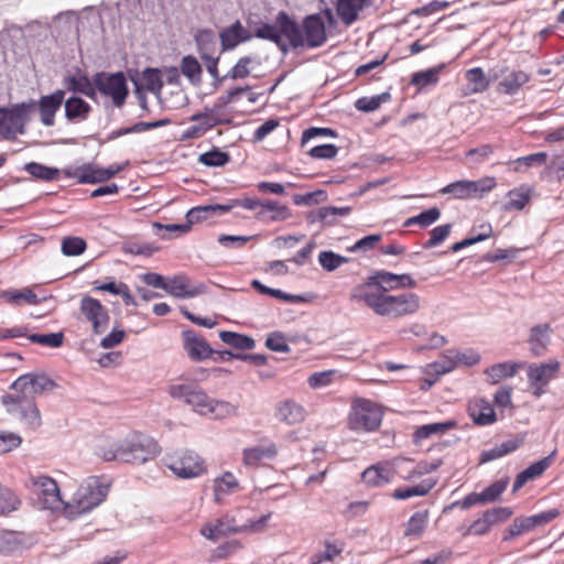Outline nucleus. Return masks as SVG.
<instances>
[{"label": "nucleus", "mask_w": 564, "mask_h": 564, "mask_svg": "<svg viewBox=\"0 0 564 564\" xmlns=\"http://www.w3.org/2000/svg\"><path fill=\"white\" fill-rule=\"evenodd\" d=\"M32 343L48 347H59L63 344L64 335L62 333L33 334L29 336Z\"/></svg>", "instance_id": "63"}, {"label": "nucleus", "mask_w": 564, "mask_h": 564, "mask_svg": "<svg viewBox=\"0 0 564 564\" xmlns=\"http://www.w3.org/2000/svg\"><path fill=\"white\" fill-rule=\"evenodd\" d=\"M240 490V484L232 473L226 471L214 480V497L216 502H221L228 495Z\"/></svg>", "instance_id": "29"}, {"label": "nucleus", "mask_w": 564, "mask_h": 564, "mask_svg": "<svg viewBox=\"0 0 564 564\" xmlns=\"http://www.w3.org/2000/svg\"><path fill=\"white\" fill-rule=\"evenodd\" d=\"M160 454L159 444L150 436L133 433L121 441L119 462L130 464H144Z\"/></svg>", "instance_id": "7"}, {"label": "nucleus", "mask_w": 564, "mask_h": 564, "mask_svg": "<svg viewBox=\"0 0 564 564\" xmlns=\"http://www.w3.org/2000/svg\"><path fill=\"white\" fill-rule=\"evenodd\" d=\"M121 441L116 442L109 437H98L94 443L95 454L106 462L119 460Z\"/></svg>", "instance_id": "34"}, {"label": "nucleus", "mask_w": 564, "mask_h": 564, "mask_svg": "<svg viewBox=\"0 0 564 564\" xmlns=\"http://www.w3.org/2000/svg\"><path fill=\"white\" fill-rule=\"evenodd\" d=\"M393 470L389 464H377L364 470L361 478L369 486H382L393 478Z\"/></svg>", "instance_id": "25"}, {"label": "nucleus", "mask_w": 564, "mask_h": 564, "mask_svg": "<svg viewBox=\"0 0 564 564\" xmlns=\"http://www.w3.org/2000/svg\"><path fill=\"white\" fill-rule=\"evenodd\" d=\"M153 228L158 231L155 232L158 236H160L162 239H170L172 235L181 236L183 234H186L189 231L191 226L189 224H169V225H162L160 223H153Z\"/></svg>", "instance_id": "58"}, {"label": "nucleus", "mask_w": 564, "mask_h": 564, "mask_svg": "<svg viewBox=\"0 0 564 564\" xmlns=\"http://www.w3.org/2000/svg\"><path fill=\"white\" fill-rule=\"evenodd\" d=\"M274 416L279 422L286 425H295L305 420L306 411L297 402L286 399L275 405Z\"/></svg>", "instance_id": "18"}, {"label": "nucleus", "mask_w": 564, "mask_h": 564, "mask_svg": "<svg viewBox=\"0 0 564 564\" xmlns=\"http://www.w3.org/2000/svg\"><path fill=\"white\" fill-rule=\"evenodd\" d=\"M465 76L469 83V85L466 88L465 95L484 93L489 88L490 82L494 80L492 76L490 78H487L485 72L480 67H474L468 69Z\"/></svg>", "instance_id": "32"}, {"label": "nucleus", "mask_w": 564, "mask_h": 564, "mask_svg": "<svg viewBox=\"0 0 564 564\" xmlns=\"http://www.w3.org/2000/svg\"><path fill=\"white\" fill-rule=\"evenodd\" d=\"M204 291V285H191L186 275H175L166 280L165 292L177 299L194 297Z\"/></svg>", "instance_id": "19"}, {"label": "nucleus", "mask_w": 564, "mask_h": 564, "mask_svg": "<svg viewBox=\"0 0 564 564\" xmlns=\"http://www.w3.org/2000/svg\"><path fill=\"white\" fill-rule=\"evenodd\" d=\"M449 358L454 360V367H458L459 365H464L467 367H471L477 365L481 357L479 352H477L474 349H466V350H455L449 349Z\"/></svg>", "instance_id": "50"}, {"label": "nucleus", "mask_w": 564, "mask_h": 564, "mask_svg": "<svg viewBox=\"0 0 564 564\" xmlns=\"http://www.w3.org/2000/svg\"><path fill=\"white\" fill-rule=\"evenodd\" d=\"M521 364L505 361L492 365L485 369L484 375L486 380L490 384H497L506 378H511L517 373V370L521 368Z\"/></svg>", "instance_id": "27"}, {"label": "nucleus", "mask_w": 564, "mask_h": 564, "mask_svg": "<svg viewBox=\"0 0 564 564\" xmlns=\"http://www.w3.org/2000/svg\"><path fill=\"white\" fill-rule=\"evenodd\" d=\"M443 65L429 68L426 70L416 72L412 75L411 84L423 88L429 85H434L438 82V74Z\"/></svg>", "instance_id": "53"}, {"label": "nucleus", "mask_w": 564, "mask_h": 564, "mask_svg": "<svg viewBox=\"0 0 564 564\" xmlns=\"http://www.w3.org/2000/svg\"><path fill=\"white\" fill-rule=\"evenodd\" d=\"M468 414L473 422L480 426L490 425L497 421L494 408L485 399L470 401L468 404Z\"/></svg>", "instance_id": "22"}, {"label": "nucleus", "mask_w": 564, "mask_h": 564, "mask_svg": "<svg viewBox=\"0 0 564 564\" xmlns=\"http://www.w3.org/2000/svg\"><path fill=\"white\" fill-rule=\"evenodd\" d=\"M86 248V241L79 237H66L62 240V252L66 257L79 256Z\"/></svg>", "instance_id": "59"}, {"label": "nucleus", "mask_w": 564, "mask_h": 564, "mask_svg": "<svg viewBox=\"0 0 564 564\" xmlns=\"http://www.w3.org/2000/svg\"><path fill=\"white\" fill-rule=\"evenodd\" d=\"M219 337L226 345L240 350H250L256 346L252 337L234 332L223 330Z\"/></svg>", "instance_id": "41"}, {"label": "nucleus", "mask_w": 564, "mask_h": 564, "mask_svg": "<svg viewBox=\"0 0 564 564\" xmlns=\"http://www.w3.org/2000/svg\"><path fill=\"white\" fill-rule=\"evenodd\" d=\"M193 122L197 124L192 126L187 129L186 135L189 138H198L203 135L207 130L217 126L220 121L214 110L209 109L200 113L193 115L191 117Z\"/></svg>", "instance_id": "26"}, {"label": "nucleus", "mask_w": 564, "mask_h": 564, "mask_svg": "<svg viewBox=\"0 0 564 564\" xmlns=\"http://www.w3.org/2000/svg\"><path fill=\"white\" fill-rule=\"evenodd\" d=\"M242 462L246 466H257L262 459H272L278 455V447L271 441L243 449Z\"/></svg>", "instance_id": "21"}, {"label": "nucleus", "mask_w": 564, "mask_h": 564, "mask_svg": "<svg viewBox=\"0 0 564 564\" xmlns=\"http://www.w3.org/2000/svg\"><path fill=\"white\" fill-rule=\"evenodd\" d=\"M291 216V209L275 200H263L261 209L256 213L257 219L267 223L286 220Z\"/></svg>", "instance_id": "24"}, {"label": "nucleus", "mask_w": 564, "mask_h": 564, "mask_svg": "<svg viewBox=\"0 0 564 564\" xmlns=\"http://www.w3.org/2000/svg\"><path fill=\"white\" fill-rule=\"evenodd\" d=\"M23 547L22 535L14 531L0 530V553L12 554Z\"/></svg>", "instance_id": "43"}, {"label": "nucleus", "mask_w": 564, "mask_h": 564, "mask_svg": "<svg viewBox=\"0 0 564 564\" xmlns=\"http://www.w3.org/2000/svg\"><path fill=\"white\" fill-rule=\"evenodd\" d=\"M170 122L167 119H162L158 121L152 122H137L135 124L128 127V128H121L112 132L113 138H119L121 135L128 134V133H140L147 130L164 127Z\"/></svg>", "instance_id": "54"}, {"label": "nucleus", "mask_w": 564, "mask_h": 564, "mask_svg": "<svg viewBox=\"0 0 564 564\" xmlns=\"http://www.w3.org/2000/svg\"><path fill=\"white\" fill-rule=\"evenodd\" d=\"M56 388V382L45 373H25L10 386V393L2 397V404L14 419L31 429L41 425V413L35 398Z\"/></svg>", "instance_id": "1"}, {"label": "nucleus", "mask_w": 564, "mask_h": 564, "mask_svg": "<svg viewBox=\"0 0 564 564\" xmlns=\"http://www.w3.org/2000/svg\"><path fill=\"white\" fill-rule=\"evenodd\" d=\"M25 113V105H21L20 109H17V111L9 113L7 117L8 120V127L7 131L4 133L6 138L15 135L17 133L22 134L23 131V115Z\"/></svg>", "instance_id": "55"}, {"label": "nucleus", "mask_w": 564, "mask_h": 564, "mask_svg": "<svg viewBox=\"0 0 564 564\" xmlns=\"http://www.w3.org/2000/svg\"><path fill=\"white\" fill-rule=\"evenodd\" d=\"M365 7L359 0H338L337 14L346 25H350L357 20L358 12Z\"/></svg>", "instance_id": "37"}, {"label": "nucleus", "mask_w": 564, "mask_h": 564, "mask_svg": "<svg viewBox=\"0 0 564 564\" xmlns=\"http://www.w3.org/2000/svg\"><path fill=\"white\" fill-rule=\"evenodd\" d=\"M231 208H232L231 205H220V204L197 206L187 212L186 219L191 226L192 224L207 220L217 215L228 213Z\"/></svg>", "instance_id": "28"}, {"label": "nucleus", "mask_w": 564, "mask_h": 564, "mask_svg": "<svg viewBox=\"0 0 564 564\" xmlns=\"http://www.w3.org/2000/svg\"><path fill=\"white\" fill-rule=\"evenodd\" d=\"M477 184L474 181H456L453 182L445 187H443L440 192L441 194H451L457 199H467L476 196Z\"/></svg>", "instance_id": "36"}, {"label": "nucleus", "mask_w": 564, "mask_h": 564, "mask_svg": "<svg viewBox=\"0 0 564 564\" xmlns=\"http://www.w3.org/2000/svg\"><path fill=\"white\" fill-rule=\"evenodd\" d=\"M348 258L337 254L333 251H322L318 254V262L324 270L332 272L338 269L340 265L347 263Z\"/></svg>", "instance_id": "56"}, {"label": "nucleus", "mask_w": 564, "mask_h": 564, "mask_svg": "<svg viewBox=\"0 0 564 564\" xmlns=\"http://www.w3.org/2000/svg\"><path fill=\"white\" fill-rule=\"evenodd\" d=\"M507 196L508 203L505 208L507 210H521L531 198V189L525 186H520L509 191Z\"/></svg>", "instance_id": "44"}, {"label": "nucleus", "mask_w": 564, "mask_h": 564, "mask_svg": "<svg viewBox=\"0 0 564 564\" xmlns=\"http://www.w3.org/2000/svg\"><path fill=\"white\" fill-rule=\"evenodd\" d=\"M253 63H256V58L252 56L240 57L224 78L231 80L247 78L251 74V65Z\"/></svg>", "instance_id": "45"}, {"label": "nucleus", "mask_w": 564, "mask_h": 564, "mask_svg": "<svg viewBox=\"0 0 564 564\" xmlns=\"http://www.w3.org/2000/svg\"><path fill=\"white\" fill-rule=\"evenodd\" d=\"M495 152V147L491 144H481L478 148L470 149L466 153V159L471 164H480L485 162Z\"/></svg>", "instance_id": "64"}, {"label": "nucleus", "mask_w": 564, "mask_h": 564, "mask_svg": "<svg viewBox=\"0 0 564 564\" xmlns=\"http://www.w3.org/2000/svg\"><path fill=\"white\" fill-rule=\"evenodd\" d=\"M20 500L9 488L0 486V514L9 513L18 509Z\"/></svg>", "instance_id": "60"}, {"label": "nucleus", "mask_w": 564, "mask_h": 564, "mask_svg": "<svg viewBox=\"0 0 564 564\" xmlns=\"http://www.w3.org/2000/svg\"><path fill=\"white\" fill-rule=\"evenodd\" d=\"M454 360L449 358V349L436 361L429 364L426 367L427 373L445 375L454 370Z\"/></svg>", "instance_id": "61"}, {"label": "nucleus", "mask_w": 564, "mask_h": 564, "mask_svg": "<svg viewBox=\"0 0 564 564\" xmlns=\"http://www.w3.org/2000/svg\"><path fill=\"white\" fill-rule=\"evenodd\" d=\"M441 217V212L437 207H432L421 214L410 217L405 220L404 226L409 227L412 225H419L422 228H426L434 224Z\"/></svg>", "instance_id": "52"}, {"label": "nucleus", "mask_w": 564, "mask_h": 564, "mask_svg": "<svg viewBox=\"0 0 564 564\" xmlns=\"http://www.w3.org/2000/svg\"><path fill=\"white\" fill-rule=\"evenodd\" d=\"M435 486V481L425 479L419 485L405 488H398L392 492V497L397 500H405L412 497H423L427 495Z\"/></svg>", "instance_id": "39"}, {"label": "nucleus", "mask_w": 564, "mask_h": 564, "mask_svg": "<svg viewBox=\"0 0 564 564\" xmlns=\"http://www.w3.org/2000/svg\"><path fill=\"white\" fill-rule=\"evenodd\" d=\"M24 170L31 174L33 177L42 180V181H53L56 180L59 170L55 167H48L43 164L36 162H30L24 165Z\"/></svg>", "instance_id": "48"}, {"label": "nucleus", "mask_w": 564, "mask_h": 564, "mask_svg": "<svg viewBox=\"0 0 564 564\" xmlns=\"http://www.w3.org/2000/svg\"><path fill=\"white\" fill-rule=\"evenodd\" d=\"M164 465L178 478L189 479L203 475L206 465L193 451L183 449L164 458Z\"/></svg>", "instance_id": "10"}, {"label": "nucleus", "mask_w": 564, "mask_h": 564, "mask_svg": "<svg viewBox=\"0 0 564 564\" xmlns=\"http://www.w3.org/2000/svg\"><path fill=\"white\" fill-rule=\"evenodd\" d=\"M351 300L362 302L375 314L388 319L413 315L421 307V299L416 293L389 294L380 290H370L366 285L356 288L351 293Z\"/></svg>", "instance_id": "2"}, {"label": "nucleus", "mask_w": 564, "mask_h": 564, "mask_svg": "<svg viewBox=\"0 0 564 564\" xmlns=\"http://www.w3.org/2000/svg\"><path fill=\"white\" fill-rule=\"evenodd\" d=\"M375 285L381 292L388 293L389 290L413 289L416 281L409 273L395 274L389 271H377L370 276L367 288Z\"/></svg>", "instance_id": "15"}, {"label": "nucleus", "mask_w": 564, "mask_h": 564, "mask_svg": "<svg viewBox=\"0 0 564 564\" xmlns=\"http://www.w3.org/2000/svg\"><path fill=\"white\" fill-rule=\"evenodd\" d=\"M500 77L501 80L498 83L497 90L509 96L516 95L530 80V75L524 70L513 69L509 72L508 67L492 72L494 80Z\"/></svg>", "instance_id": "16"}, {"label": "nucleus", "mask_w": 564, "mask_h": 564, "mask_svg": "<svg viewBox=\"0 0 564 564\" xmlns=\"http://www.w3.org/2000/svg\"><path fill=\"white\" fill-rule=\"evenodd\" d=\"M171 398L181 401L199 415H208L215 420H224L238 415V405L229 401L209 397L194 381H176L167 390Z\"/></svg>", "instance_id": "3"}, {"label": "nucleus", "mask_w": 564, "mask_h": 564, "mask_svg": "<svg viewBox=\"0 0 564 564\" xmlns=\"http://www.w3.org/2000/svg\"><path fill=\"white\" fill-rule=\"evenodd\" d=\"M110 486L111 481L106 476H90L84 479L72 500L66 502L65 511L69 517L89 512L106 499Z\"/></svg>", "instance_id": "6"}, {"label": "nucleus", "mask_w": 564, "mask_h": 564, "mask_svg": "<svg viewBox=\"0 0 564 564\" xmlns=\"http://www.w3.org/2000/svg\"><path fill=\"white\" fill-rule=\"evenodd\" d=\"M65 97L64 90H56L51 95L41 97L39 101V110L41 121L46 127H52L55 122L54 117L61 108Z\"/></svg>", "instance_id": "20"}, {"label": "nucleus", "mask_w": 564, "mask_h": 564, "mask_svg": "<svg viewBox=\"0 0 564 564\" xmlns=\"http://www.w3.org/2000/svg\"><path fill=\"white\" fill-rule=\"evenodd\" d=\"M429 521V511H417L411 516L408 520L404 529L405 536H421Z\"/></svg>", "instance_id": "42"}, {"label": "nucleus", "mask_w": 564, "mask_h": 564, "mask_svg": "<svg viewBox=\"0 0 564 564\" xmlns=\"http://www.w3.org/2000/svg\"><path fill=\"white\" fill-rule=\"evenodd\" d=\"M65 117L72 122H80L88 118L91 107L79 97H70L65 101Z\"/></svg>", "instance_id": "31"}, {"label": "nucleus", "mask_w": 564, "mask_h": 564, "mask_svg": "<svg viewBox=\"0 0 564 564\" xmlns=\"http://www.w3.org/2000/svg\"><path fill=\"white\" fill-rule=\"evenodd\" d=\"M198 161L206 166H223L229 161V155L220 150H213L200 154Z\"/></svg>", "instance_id": "62"}, {"label": "nucleus", "mask_w": 564, "mask_h": 564, "mask_svg": "<svg viewBox=\"0 0 564 564\" xmlns=\"http://www.w3.org/2000/svg\"><path fill=\"white\" fill-rule=\"evenodd\" d=\"M122 169L123 166L118 164L105 169L94 163H86L76 167H67L63 172L67 177L76 178L80 184H94L110 180Z\"/></svg>", "instance_id": "11"}, {"label": "nucleus", "mask_w": 564, "mask_h": 564, "mask_svg": "<svg viewBox=\"0 0 564 564\" xmlns=\"http://www.w3.org/2000/svg\"><path fill=\"white\" fill-rule=\"evenodd\" d=\"M29 484L39 508L52 511L65 509L66 503L61 498L58 486L53 478L44 475L31 476Z\"/></svg>", "instance_id": "9"}, {"label": "nucleus", "mask_w": 564, "mask_h": 564, "mask_svg": "<svg viewBox=\"0 0 564 564\" xmlns=\"http://www.w3.org/2000/svg\"><path fill=\"white\" fill-rule=\"evenodd\" d=\"M549 324H540L531 329L530 343L531 349L535 356H541L544 352L549 344Z\"/></svg>", "instance_id": "40"}, {"label": "nucleus", "mask_w": 564, "mask_h": 564, "mask_svg": "<svg viewBox=\"0 0 564 564\" xmlns=\"http://www.w3.org/2000/svg\"><path fill=\"white\" fill-rule=\"evenodd\" d=\"M141 82L142 86L153 94H159L163 87L162 74L158 68H145Z\"/></svg>", "instance_id": "49"}, {"label": "nucleus", "mask_w": 564, "mask_h": 564, "mask_svg": "<svg viewBox=\"0 0 564 564\" xmlns=\"http://www.w3.org/2000/svg\"><path fill=\"white\" fill-rule=\"evenodd\" d=\"M254 36L262 40L271 41L281 48H284L285 45L283 42V37L285 36L280 23V12L278 13L273 24L263 23L259 25L254 31Z\"/></svg>", "instance_id": "30"}, {"label": "nucleus", "mask_w": 564, "mask_h": 564, "mask_svg": "<svg viewBox=\"0 0 564 564\" xmlns=\"http://www.w3.org/2000/svg\"><path fill=\"white\" fill-rule=\"evenodd\" d=\"M246 511V509H238L237 514H225L214 521L207 522L202 525L199 532L207 540L216 542L230 534L262 531L271 514H264L257 520L247 519L242 522Z\"/></svg>", "instance_id": "5"}, {"label": "nucleus", "mask_w": 564, "mask_h": 564, "mask_svg": "<svg viewBox=\"0 0 564 564\" xmlns=\"http://www.w3.org/2000/svg\"><path fill=\"white\" fill-rule=\"evenodd\" d=\"M80 312L91 324L95 334L104 333L109 324V313L107 308L96 299L85 295L80 301Z\"/></svg>", "instance_id": "14"}, {"label": "nucleus", "mask_w": 564, "mask_h": 564, "mask_svg": "<svg viewBox=\"0 0 564 564\" xmlns=\"http://www.w3.org/2000/svg\"><path fill=\"white\" fill-rule=\"evenodd\" d=\"M195 42L200 57L213 56L216 54L217 39L212 30H199L195 34Z\"/></svg>", "instance_id": "38"}, {"label": "nucleus", "mask_w": 564, "mask_h": 564, "mask_svg": "<svg viewBox=\"0 0 564 564\" xmlns=\"http://www.w3.org/2000/svg\"><path fill=\"white\" fill-rule=\"evenodd\" d=\"M66 82L68 90L80 93L91 98L95 96L96 86L94 80L90 82L86 76L68 77Z\"/></svg>", "instance_id": "51"}, {"label": "nucleus", "mask_w": 564, "mask_h": 564, "mask_svg": "<svg viewBox=\"0 0 564 564\" xmlns=\"http://www.w3.org/2000/svg\"><path fill=\"white\" fill-rule=\"evenodd\" d=\"M223 51L235 48L239 43L249 41L251 35L248 30L243 28L240 21H236L231 25L225 28L219 33Z\"/></svg>", "instance_id": "23"}, {"label": "nucleus", "mask_w": 564, "mask_h": 564, "mask_svg": "<svg viewBox=\"0 0 564 564\" xmlns=\"http://www.w3.org/2000/svg\"><path fill=\"white\" fill-rule=\"evenodd\" d=\"M96 88L105 96L111 98L116 107H121L128 96L126 77L122 73H97L94 77Z\"/></svg>", "instance_id": "12"}, {"label": "nucleus", "mask_w": 564, "mask_h": 564, "mask_svg": "<svg viewBox=\"0 0 564 564\" xmlns=\"http://www.w3.org/2000/svg\"><path fill=\"white\" fill-rule=\"evenodd\" d=\"M344 550V544L338 542L326 541L324 551L314 554L311 557V564H322L323 562H333Z\"/></svg>", "instance_id": "46"}, {"label": "nucleus", "mask_w": 564, "mask_h": 564, "mask_svg": "<svg viewBox=\"0 0 564 564\" xmlns=\"http://www.w3.org/2000/svg\"><path fill=\"white\" fill-rule=\"evenodd\" d=\"M551 458L544 457L522 470L513 482V491L519 490L525 482L541 476L550 466Z\"/></svg>", "instance_id": "35"}, {"label": "nucleus", "mask_w": 564, "mask_h": 564, "mask_svg": "<svg viewBox=\"0 0 564 564\" xmlns=\"http://www.w3.org/2000/svg\"><path fill=\"white\" fill-rule=\"evenodd\" d=\"M183 346L188 357L194 361H202L212 356L213 349L208 343L193 330H184Z\"/></svg>", "instance_id": "17"}, {"label": "nucleus", "mask_w": 564, "mask_h": 564, "mask_svg": "<svg viewBox=\"0 0 564 564\" xmlns=\"http://www.w3.org/2000/svg\"><path fill=\"white\" fill-rule=\"evenodd\" d=\"M558 370L557 361L532 364L528 367V383L535 398L546 392L549 383L557 377Z\"/></svg>", "instance_id": "13"}, {"label": "nucleus", "mask_w": 564, "mask_h": 564, "mask_svg": "<svg viewBox=\"0 0 564 564\" xmlns=\"http://www.w3.org/2000/svg\"><path fill=\"white\" fill-rule=\"evenodd\" d=\"M280 23L284 31L285 39L295 48L304 45L318 47L327 40L325 22L319 13L304 18L301 28L284 11H281Z\"/></svg>", "instance_id": "4"}, {"label": "nucleus", "mask_w": 564, "mask_h": 564, "mask_svg": "<svg viewBox=\"0 0 564 564\" xmlns=\"http://www.w3.org/2000/svg\"><path fill=\"white\" fill-rule=\"evenodd\" d=\"M181 70L193 84H198L202 79V66L196 57L192 55H186L182 58Z\"/></svg>", "instance_id": "47"}, {"label": "nucleus", "mask_w": 564, "mask_h": 564, "mask_svg": "<svg viewBox=\"0 0 564 564\" xmlns=\"http://www.w3.org/2000/svg\"><path fill=\"white\" fill-rule=\"evenodd\" d=\"M390 98L388 93H382L372 97H361L355 102V107L359 111L370 112L377 110L382 102Z\"/></svg>", "instance_id": "57"}, {"label": "nucleus", "mask_w": 564, "mask_h": 564, "mask_svg": "<svg viewBox=\"0 0 564 564\" xmlns=\"http://www.w3.org/2000/svg\"><path fill=\"white\" fill-rule=\"evenodd\" d=\"M455 426L456 421L454 420L421 425L415 430L413 434V441L415 443H420L424 440H427L432 435H442Z\"/></svg>", "instance_id": "33"}, {"label": "nucleus", "mask_w": 564, "mask_h": 564, "mask_svg": "<svg viewBox=\"0 0 564 564\" xmlns=\"http://www.w3.org/2000/svg\"><path fill=\"white\" fill-rule=\"evenodd\" d=\"M382 416L380 405L367 399H357L351 404L348 424L354 431L371 432L380 426Z\"/></svg>", "instance_id": "8"}]
</instances>
